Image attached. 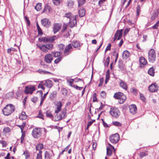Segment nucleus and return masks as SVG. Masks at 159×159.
Listing matches in <instances>:
<instances>
[{
  "label": "nucleus",
  "instance_id": "obj_15",
  "mask_svg": "<svg viewBox=\"0 0 159 159\" xmlns=\"http://www.w3.org/2000/svg\"><path fill=\"white\" fill-rule=\"evenodd\" d=\"M61 24L60 23H55L53 25V31L54 34L58 32L61 29Z\"/></svg>",
  "mask_w": 159,
  "mask_h": 159
},
{
  "label": "nucleus",
  "instance_id": "obj_54",
  "mask_svg": "<svg viewBox=\"0 0 159 159\" xmlns=\"http://www.w3.org/2000/svg\"><path fill=\"white\" fill-rule=\"evenodd\" d=\"M101 96L103 98H104L106 96V93L104 91H102L100 93Z\"/></svg>",
  "mask_w": 159,
  "mask_h": 159
},
{
  "label": "nucleus",
  "instance_id": "obj_19",
  "mask_svg": "<svg viewBox=\"0 0 159 159\" xmlns=\"http://www.w3.org/2000/svg\"><path fill=\"white\" fill-rule=\"evenodd\" d=\"M129 109L130 112L133 114L136 113L137 109L136 106L134 104H132L129 106Z\"/></svg>",
  "mask_w": 159,
  "mask_h": 159
},
{
  "label": "nucleus",
  "instance_id": "obj_8",
  "mask_svg": "<svg viewBox=\"0 0 159 159\" xmlns=\"http://www.w3.org/2000/svg\"><path fill=\"white\" fill-rule=\"evenodd\" d=\"M66 110H62L61 113L59 114L55 117L56 121H58L62 120V119L65 118L66 116Z\"/></svg>",
  "mask_w": 159,
  "mask_h": 159
},
{
  "label": "nucleus",
  "instance_id": "obj_53",
  "mask_svg": "<svg viewBox=\"0 0 159 159\" xmlns=\"http://www.w3.org/2000/svg\"><path fill=\"white\" fill-rule=\"evenodd\" d=\"M61 57H59L54 61V63L55 64H57L59 62L61 61Z\"/></svg>",
  "mask_w": 159,
  "mask_h": 159
},
{
  "label": "nucleus",
  "instance_id": "obj_56",
  "mask_svg": "<svg viewBox=\"0 0 159 159\" xmlns=\"http://www.w3.org/2000/svg\"><path fill=\"white\" fill-rule=\"evenodd\" d=\"M104 81V79L103 78H101L100 80L99 83L98 85V86L100 87L102 85V83Z\"/></svg>",
  "mask_w": 159,
  "mask_h": 159
},
{
  "label": "nucleus",
  "instance_id": "obj_10",
  "mask_svg": "<svg viewBox=\"0 0 159 159\" xmlns=\"http://www.w3.org/2000/svg\"><path fill=\"white\" fill-rule=\"evenodd\" d=\"M119 139V136L117 133L111 136L110 138V142L113 143H116Z\"/></svg>",
  "mask_w": 159,
  "mask_h": 159
},
{
  "label": "nucleus",
  "instance_id": "obj_5",
  "mask_svg": "<svg viewBox=\"0 0 159 159\" xmlns=\"http://www.w3.org/2000/svg\"><path fill=\"white\" fill-rule=\"evenodd\" d=\"M148 59L149 61L151 63H154L156 59V55L155 50L151 49L148 52Z\"/></svg>",
  "mask_w": 159,
  "mask_h": 159
},
{
  "label": "nucleus",
  "instance_id": "obj_41",
  "mask_svg": "<svg viewBox=\"0 0 159 159\" xmlns=\"http://www.w3.org/2000/svg\"><path fill=\"white\" fill-rule=\"evenodd\" d=\"M112 124L116 126H121L122 125L121 123L118 121L113 122Z\"/></svg>",
  "mask_w": 159,
  "mask_h": 159
},
{
  "label": "nucleus",
  "instance_id": "obj_61",
  "mask_svg": "<svg viewBox=\"0 0 159 159\" xmlns=\"http://www.w3.org/2000/svg\"><path fill=\"white\" fill-rule=\"evenodd\" d=\"M108 145L110 146V148H110V149H112L113 150L114 153L115 154L116 151V149L114 148V147L113 146H112V145H111L110 144H108Z\"/></svg>",
  "mask_w": 159,
  "mask_h": 159
},
{
  "label": "nucleus",
  "instance_id": "obj_12",
  "mask_svg": "<svg viewBox=\"0 0 159 159\" xmlns=\"http://www.w3.org/2000/svg\"><path fill=\"white\" fill-rule=\"evenodd\" d=\"M53 60V55L51 53H48L45 55L44 61L47 63H50Z\"/></svg>",
  "mask_w": 159,
  "mask_h": 159
},
{
  "label": "nucleus",
  "instance_id": "obj_28",
  "mask_svg": "<svg viewBox=\"0 0 159 159\" xmlns=\"http://www.w3.org/2000/svg\"><path fill=\"white\" fill-rule=\"evenodd\" d=\"M85 11L84 8L79 10V16L80 17L84 16L85 15Z\"/></svg>",
  "mask_w": 159,
  "mask_h": 159
},
{
  "label": "nucleus",
  "instance_id": "obj_57",
  "mask_svg": "<svg viewBox=\"0 0 159 159\" xmlns=\"http://www.w3.org/2000/svg\"><path fill=\"white\" fill-rule=\"evenodd\" d=\"M58 46L59 48V49L60 51H61L63 50L64 47V45L62 44H61L59 45Z\"/></svg>",
  "mask_w": 159,
  "mask_h": 159
},
{
  "label": "nucleus",
  "instance_id": "obj_13",
  "mask_svg": "<svg viewBox=\"0 0 159 159\" xmlns=\"http://www.w3.org/2000/svg\"><path fill=\"white\" fill-rule=\"evenodd\" d=\"M54 154L52 150L46 151L44 154V157L45 159H51Z\"/></svg>",
  "mask_w": 159,
  "mask_h": 159
},
{
  "label": "nucleus",
  "instance_id": "obj_34",
  "mask_svg": "<svg viewBox=\"0 0 159 159\" xmlns=\"http://www.w3.org/2000/svg\"><path fill=\"white\" fill-rule=\"evenodd\" d=\"M42 150H40L39 151V152L37 154L36 159H42Z\"/></svg>",
  "mask_w": 159,
  "mask_h": 159
},
{
  "label": "nucleus",
  "instance_id": "obj_62",
  "mask_svg": "<svg viewBox=\"0 0 159 159\" xmlns=\"http://www.w3.org/2000/svg\"><path fill=\"white\" fill-rule=\"evenodd\" d=\"M95 121V120H92V121H91L89 122L88 123V127H89Z\"/></svg>",
  "mask_w": 159,
  "mask_h": 159
},
{
  "label": "nucleus",
  "instance_id": "obj_39",
  "mask_svg": "<svg viewBox=\"0 0 159 159\" xmlns=\"http://www.w3.org/2000/svg\"><path fill=\"white\" fill-rule=\"evenodd\" d=\"M52 54L53 55H54V57H57L59 56L61 54V52H52Z\"/></svg>",
  "mask_w": 159,
  "mask_h": 159
},
{
  "label": "nucleus",
  "instance_id": "obj_44",
  "mask_svg": "<svg viewBox=\"0 0 159 159\" xmlns=\"http://www.w3.org/2000/svg\"><path fill=\"white\" fill-rule=\"evenodd\" d=\"M57 94V92L56 91H54L52 93H51L50 97L51 98H52L55 97Z\"/></svg>",
  "mask_w": 159,
  "mask_h": 159
},
{
  "label": "nucleus",
  "instance_id": "obj_32",
  "mask_svg": "<svg viewBox=\"0 0 159 159\" xmlns=\"http://www.w3.org/2000/svg\"><path fill=\"white\" fill-rule=\"evenodd\" d=\"M46 116L51 119H53V116L51 112L49 111H47L46 112Z\"/></svg>",
  "mask_w": 159,
  "mask_h": 159
},
{
  "label": "nucleus",
  "instance_id": "obj_60",
  "mask_svg": "<svg viewBox=\"0 0 159 159\" xmlns=\"http://www.w3.org/2000/svg\"><path fill=\"white\" fill-rule=\"evenodd\" d=\"M130 30V29L128 28H126L125 29L124 33V35L125 36L128 33L129 30Z\"/></svg>",
  "mask_w": 159,
  "mask_h": 159
},
{
  "label": "nucleus",
  "instance_id": "obj_4",
  "mask_svg": "<svg viewBox=\"0 0 159 159\" xmlns=\"http://www.w3.org/2000/svg\"><path fill=\"white\" fill-rule=\"evenodd\" d=\"M38 47L43 52H48V50H51L52 49L53 45L52 43L46 44L42 45H38Z\"/></svg>",
  "mask_w": 159,
  "mask_h": 159
},
{
  "label": "nucleus",
  "instance_id": "obj_42",
  "mask_svg": "<svg viewBox=\"0 0 159 159\" xmlns=\"http://www.w3.org/2000/svg\"><path fill=\"white\" fill-rule=\"evenodd\" d=\"M73 16H72V15L71 13H68L66 14L65 15V16L67 18H68L69 19V20L72 18Z\"/></svg>",
  "mask_w": 159,
  "mask_h": 159
},
{
  "label": "nucleus",
  "instance_id": "obj_7",
  "mask_svg": "<svg viewBox=\"0 0 159 159\" xmlns=\"http://www.w3.org/2000/svg\"><path fill=\"white\" fill-rule=\"evenodd\" d=\"M109 112L111 115L115 118H117L120 114L118 109L114 107L111 108Z\"/></svg>",
  "mask_w": 159,
  "mask_h": 159
},
{
  "label": "nucleus",
  "instance_id": "obj_20",
  "mask_svg": "<svg viewBox=\"0 0 159 159\" xmlns=\"http://www.w3.org/2000/svg\"><path fill=\"white\" fill-rule=\"evenodd\" d=\"M57 108L55 111V113H58L61 110L62 107V103L60 101H59L57 102L56 104Z\"/></svg>",
  "mask_w": 159,
  "mask_h": 159
},
{
  "label": "nucleus",
  "instance_id": "obj_9",
  "mask_svg": "<svg viewBox=\"0 0 159 159\" xmlns=\"http://www.w3.org/2000/svg\"><path fill=\"white\" fill-rule=\"evenodd\" d=\"M35 90V87L34 85H29L25 87L24 92L26 94H32Z\"/></svg>",
  "mask_w": 159,
  "mask_h": 159
},
{
  "label": "nucleus",
  "instance_id": "obj_45",
  "mask_svg": "<svg viewBox=\"0 0 159 159\" xmlns=\"http://www.w3.org/2000/svg\"><path fill=\"white\" fill-rule=\"evenodd\" d=\"M130 92L135 95H136L137 94V90L134 88H132L131 89Z\"/></svg>",
  "mask_w": 159,
  "mask_h": 159
},
{
  "label": "nucleus",
  "instance_id": "obj_11",
  "mask_svg": "<svg viewBox=\"0 0 159 159\" xmlns=\"http://www.w3.org/2000/svg\"><path fill=\"white\" fill-rule=\"evenodd\" d=\"M72 47L71 44H68L65 48L64 51L63 53V56H66L68 55L71 52V49Z\"/></svg>",
  "mask_w": 159,
  "mask_h": 159
},
{
  "label": "nucleus",
  "instance_id": "obj_58",
  "mask_svg": "<svg viewBox=\"0 0 159 159\" xmlns=\"http://www.w3.org/2000/svg\"><path fill=\"white\" fill-rule=\"evenodd\" d=\"M73 87L75 89L79 90H81L82 89V87H80L76 85H74Z\"/></svg>",
  "mask_w": 159,
  "mask_h": 159
},
{
  "label": "nucleus",
  "instance_id": "obj_23",
  "mask_svg": "<svg viewBox=\"0 0 159 159\" xmlns=\"http://www.w3.org/2000/svg\"><path fill=\"white\" fill-rule=\"evenodd\" d=\"M72 45L75 48H78L80 47L81 46L80 42L77 41H73L72 43Z\"/></svg>",
  "mask_w": 159,
  "mask_h": 159
},
{
  "label": "nucleus",
  "instance_id": "obj_35",
  "mask_svg": "<svg viewBox=\"0 0 159 159\" xmlns=\"http://www.w3.org/2000/svg\"><path fill=\"white\" fill-rule=\"evenodd\" d=\"M26 125V123L25 122H23V124L21 125H18L17 126H18L21 130V132H23V129L25 127Z\"/></svg>",
  "mask_w": 159,
  "mask_h": 159
},
{
  "label": "nucleus",
  "instance_id": "obj_3",
  "mask_svg": "<svg viewBox=\"0 0 159 159\" xmlns=\"http://www.w3.org/2000/svg\"><path fill=\"white\" fill-rule=\"evenodd\" d=\"M114 97L116 99H120L119 102L120 104L123 103L126 99L125 96L123 93L120 92L115 93Z\"/></svg>",
  "mask_w": 159,
  "mask_h": 159
},
{
  "label": "nucleus",
  "instance_id": "obj_36",
  "mask_svg": "<svg viewBox=\"0 0 159 159\" xmlns=\"http://www.w3.org/2000/svg\"><path fill=\"white\" fill-rule=\"evenodd\" d=\"M112 153V150L109 147H107V154L108 157L110 156Z\"/></svg>",
  "mask_w": 159,
  "mask_h": 159
},
{
  "label": "nucleus",
  "instance_id": "obj_48",
  "mask_svg": "<svg viewBox=\"0 0 159 159\" xmlns=\"http://www.w3.org/2000/svg\"><path fill=\"white\" fill-rule=\"evenodd\" d=\"M61 92L63 95L65 96L66 95L67 93V91L66 89H62L61 90Z\"/></svg>",
  "mask_w": 159,
  "mask_h": 159
},
{
  "label": "nucleus",
  "instance_id": "obj_63",
  "mask_svg": "<svg viewBox=\"0 0 159 159\" xmlns=\"http://www.w3.org/2000/svg\"><path fill=\"white\" fill-rule=\"evenodd\" d=\"M38 100V98L36 97H34L31 99V101L34 102L35 103Z\"/></svg>",
  "mask_w": 159,
  "mask_h": 159
},
{
  "label": "nucleus",
  "instance_id": "obj_50",
  "mask_svg": "<svg viewBox=\"0 0 159 159\" xmlns=\"http://www.w3.org/2000/svg\"><path fill=\"white\" fill-rule=\"evenodd\" d=\"M140 7L139 5H138L137 7V16H138L139 15V12L140 11Z\"/></svg>",
  "mask_w": 159,
  "mask_h": 159
},
{
  "label": "nucleus",
  "instance_id": "obj_40",
  "mask_svg": "<svg viewBox=\"0 0 159 159\" xmlns=\"http://www.w3.org/2000/svg\"><path fill=\"white\" fill-rule=\"evenodd\" d=\"M78 6L80 7L83 5L85 2V0H78Z\"/></svg>",
  "mask_w": 159,
  "mask_h": 159
},
{
  "label": "nucleus",
  "instance_id": "obj_38",
  "mask_svg": "<svg viewBox=\"0 0 159 159\" xmlns=\"http://www.w3.org/2000/svg\"><path fill=\"white\" fill-rule=\"evenodd\" d=\"M110 61V57H107L105 61V62L104 63V65L105 66H107L109 64Z\"/></svg>",
  "mask_w": 159,
  "mask_h": 159
},
{
  "label": "nucleus",
  "instance_id": "obj_14",
  "mask_svg": "<svg viewBox=\"0 0 159 159\" xmlns=\"http://www.w3.org/2000/svg\"><path fill=\"white\" fill-rule=\"evenodd\" d=\"M158 88V87L155 83L151 84L148 87L149 90L151 92H157Z\"/></svg>",
  "mask_w": 159,
  "mask_h": 159
},
{
  "label": "nucleus",
  "instance_id": "obj_52",
  "mask_svg": "<svg viewBox=\"0 0 159 159\" xmlns=\"http://www.w3.org/2000/svg\"><path fill=\"white\" fill-rule=\"evenodd\" d=\"M0 143L2 144L3 147H6L7 146V143L4 140L0 141Z\"/></svg>",
  "mask_w": 159,
  "mask_h": 159
},
{
  "label": "nucleus",
  "instance_id": "obj_64",
  "mask_svg": "<svg viewBox=\"0 0 159 159\" xmlns=\"http://www.w3.org/2000/svg\"><path fill=\"white\" fill-rule=\"evenodd\" d=\"M106 1V0H100L98 2V5L101 7V5Z\"/></svg>",
  "mask_w": 159,
  "mask_h": 159
},
{
  "label": "nucleus",
  "instance_id": "obj_51",
  "mask_svg": "<svg viewBox=\"0 0 159 159\" xmlns=\"http://www.w3.org/2000/svg\"><path fill=\"white\" fill-rule=\"evenodd\" d=\"M159 26V21H158L154 25L152 26V28L154 29H157Z\"/></svg>",
  "mask_w": 159,
  "mask_h": 159
},
{
  "label": "nucleus",
  "instance_id": "obj_22",
  "mask_svg": "<svg viewBox=\"0 0 159 159\" xmlns=\"http://www.w3.org/2000/svg\"><path fill=\"white\" fill-rule=\"evenodd\" d=\"M130 55L129 52L127 50H125L123 52L122 57L123 59H126L130 56Z\"/></svg>",
  "mask_w": 159,
  "mask_h": 159
},
{
  "label": "nucleus",
  "instance_id": "obj_2",
  "mask_svg": "<svg viewBox=\"0 0 159 159\" xmlns=\"http://www.w3.org/2000/svg\"><path fill=\"white\" fill-rule=\"evenodd\" d=\"M57 39V37L56 36H53L51 37L45 36L39 38V41L40 42L44 43H51Z\"/></svg>",
  "mask_w": 159,
  "mask_h": 159
},
{
  "label": "nucleus",
  "instance_id": "obj_30",
  "mask_svg": "<svg viewBox=\"0 0 159 159\" xmlns=\"http://www.w3.org/2000/svg\"><path fill=\"white\" fill-rule=\"evenodd\" d=\"M43 148V146L42 143H39L36 146V150L40 151Z\"/></svg>",
  "mask_w": 159,
  "mask_h": 159
},
{
  "label": "nucleus",
  "instance_id": "obj_1",
  "mask_svg": "<svg viewBox=\"0 0 159 159\" xmlns=\"http://www.w3.org/2000/svg\"><path fill=\"white\" fill-rule=\"evenodd\" d=\"M15 106L11 104L7 105L3 109L2 112L5 116H8L10 115L15 110Z\"/></svg>",
  "mask_w": 159,
  "mask_h": 159
},
{
  "label": "nucleus",
  "instance_id": "obj_21",
  "mask_svg": "<svg viewBox=\"0 0 159 159\" xmlns=\"http://www.w3.org/2000/svg\"><path fill=\"white\" fill-rule=\"evenodd\" d=\"M139 61L140 63V66L141 67L147 64V61L143 57H140L139 58Z\"/></svg>",
  "mask_w": 159,
  "mask_h": 159
},
{
  "label": "nucleus",
  "instance_id": "obj_6",
  "mask_svg": "<svg viewBox=\"0 0 159 159\" xmlns=\"http://www.w3.org/2000/svg\"><path fill=\"white\" fill-rule=\"evenodd\" d=\"M42 134V131L40 128H35L33 129L32 134L33 137L34 138H40Z\"/></svg>",
  "mask_w": 159,
  "mask_h": 159
},
{
  "label": "nucleus",
  "instance_id": "obj_37",
  "mask_svg": "<svg viewBox=\"0 0 159 159\" xmlns=\"http://www.w3.org/2000/svg\"><path fill=\"white\" fill-rule=\"evenodd\" d=\"M42 8V6L41 3L37 4L35 7V9L38 11H40Z\"/></svg>",
  "mask_w": 159,
  "mask_h": 159
},
{
  "label": "nucleus",
  "instance_id": "obj_18",
  "mask_svg": "<svg viewBox=\"0 0 159 159\" xmlns=\"http://www.w3.org/2000/svg\"><path fill=\"white\" fill-rule=\"evenodd\" d=\"M69 21V25L71 28L73 27L76 24L77 21L75 16H73Z\"/></svg>",
  "mask_w": 159,
  "mask_h": 159
},
{
  "label": "nucleus",
  "instance_id": "obj_47",
  "mask_svg": "<svg viewBox=\"0 0 159 159\" xmlns=\"http://www.w3.org/2000/svg\"><path fill=\"white\" fill-rule=\"evenodd\" d=\"M61 0H52L53 2L56 5H58L60 3Z\"/></svg>",
  "mask_w": 159,
  "mask_h": 159
},
{
  "label": "nucleus",
  "instance_id": "obj_31",
  "mask_svg": "<svg viewBox=\"0 0 159 159\" xmlns=\"http://www.w3.org/2000/svg\"><path fill=\"white\" fill-rule=\"evenodd\" d=\"M38 72L42 74H51V72L42 69L39 70Z\"/></svg>",
  "mask_w": 159,
  "mask_h": 159
},
{
  "label": "nucleus",
  "instance_id": "obj_29",
  "mask_svg": "<svg viewBox=\"0 0 159 159\" xmlns=\"http://www.w3.org/2000/svg\"><path fill=\"white\" fill-rule=\"evenodd\" d=\"M148 73L151 76H153L154 75L155 72L153 67H152L150 68L148 70Z\"/></svg>",
  "mask_w": 159,
  "mask_h": 159
},
{
  "label": "nucleus",
  "instance_id": "obj_25",
  "mask_svg": "<svg viewBox=\"0 0 159 159\" xmlns=\"http://www.w3.org/2000/svg\"><path fill=\"white\" fill-rule=\"evenodd\" d=\"M45 85L48 88H51L52 85V82L50 80H46Z\"/></svg>",
  "mask_w": 159,
  "mask_h": 159
},
{
  "label": "nucleus",
  "instance_id": "obj_26",
  "mask_svg": "<svg viewBox=\"0 0 159 159\" xmlns=\"http://www.w3.org/2000/svg\"><path fill=\"white\" fill-rule=\"evenodd\" d=\"M51 8L50 6L48 5H45L43 12L47 13L49 12L51 10Z\"/></svg>",
  "mask_w": 159,
  "mask_h": 159
},
{
  "label": "nucleus",
  "instance_id": "obj_24",
  "mask_svg": "<svg viewBox=\"0 0 159 159\" xmlns=\"http://www.w3.org/2000/svg\"><path fill=\"white\" fill-rule=\"evenodd\" d=\"M120 86L125 90L127 89V85L126 83L120 80Z\"/></svg>",
  "mask_w": 159,
  "mask_h": 159
},
{
  "label": "nucleus",
  "instance_id": "obj_55",
  "mask_svg": "<svg viewBox=\"0 0 159 159\" xmlns=\"http://www.w3.org/2000/svg\"><path fill=\"white\" fill-rule=\"evenodd\" d=\"M111 43H109L108 44V45L107 46V47L105 50V52H106L107 51L110 50L111 49Z\"/></svg>",
  "mask_w": 159,
  "mask_h": 159
},
{
  "label": "nucleus",
  "instance_id": "obj_16",
  "mask_svg": "<svg viewBox=\"0 0 159 159\" xmlns=\"http://www.w3.org/2000/svg\"><path fill=\"white\" fill-rule=\"evenodd\" d=\"M122 30H117L115 34L114 38L113 41H114L116 39L119 40L122 36Z\"/></svg>",
  "mask_w": 159,
  "mask_h": 159
},
{
  "label": "nucleus",
  "instance_id": "obj_33",
  "mask_svg": "<svg viewBox=\"0 0 159 159\" xmlns=\"http://www.w3.org/2000/svg\"><path fill=\"white\" fill-rule=\"evenodd\" d=\"M158 13L157 11H154V12L152 14L151 17V19L152 20H154L158 15Z\"/></svg>",
  "mask_w": 159,
  "mask_h": 159
},
{
  "label": "nucleus",
  "instance_id": "obj_46",
  "mask_svg": "<svg viewBox=\"0 0 159 159\" xmlns=\"http://www.w3.org/2000/svg\"><path fill=\"white\" fill-rule=\"evenodd\" d=\"M25 131H23V132H21L22 133L21 136V141L20 142L21 143H23V141L24 140V138L25 137Z\"/></svg>",
  "mask_w": 159,
  "mask_h": 159
},
{
  "label": "nucleus",
  "instance_id": "obj_59",
  "mask_svg": "<svg viewBox=\"0 0 159 159\" xmlns=\"http://www.w3.org/2000/svg\"><path fill=\"white\" fill-rule=\"evenodd\" d=\"M140 157L141 158H143L144 156H147V154L145 152H142L140 153Z\"/></svg>",
  "mask_w": 159,
  "mask_h": 159
},
{
  "label": "nucleus",
  "instance_id": "obj_43",
  "mask_svg": "<svg viewBox=\"0 0 159 159\" xmlns=\"http://www.w3.org/2000/svg\"><path fill=\"white\" fill-rule=\"evenodd\" d=\"M68 4L67 6L69 7H72V6L74 4V2L73 1L71 0L69 1L68 2Z\"/></svg>",
  "mask_w": 159,
  "mask_h": 159
},
{
  "label": "nucleus",
  "instance_id": "obj_27",
  "mask_svg": "<svg viewBox=\"0 0 159 159\" xmlns=\"http://www.w3.org/2000/svg\"><path fill=\"white\" fill-rule=\"evenodd\" d=\"M27 117L24 111H22L20 115L19 116V119L20 120H24L26 119Z\"/></svg>",
  "mask_w": 159,
  "mask_h": 159
},
{
  "label": "nucleus",
  "instance_id": "obj_49",
  "mask_svg": "<svg viewBox=\"0 0 159 159\" xmlns=\"http://www.w3.org/2000/svg\"><path fill=\"white\" fill-rule=\"evenodd\" d=\"M10 131V129L8 127L5 128L3 129V132L5 133H8Z\"/></svg>",
  "mask_w": 159,
  "mask_h": 159
},
{
  "label": "nucleus",
  "instance_id": "obj_17",
  "mask_svg": "<svg viewBox=\"0 0 159 159\" xmlns=\"http://www.w3.org/2000/svg\"><path fill=\"white\" fill-rule=\"evenodd\" d=\"M41 22L43 26L46 27L48 28L50 25V22L49 20L47 18H45L42 20Z\"/></svg>",
  "mask_w": 159,
  "mask_h": 159
}]
</instances>
